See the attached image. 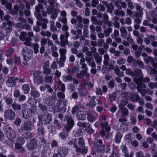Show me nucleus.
Segmentation results:
<instances>
[{
    "mask_svg": "<svg viewBox=\"0 0 157 157\" xmlns=\"http://www.w3.org/2000/svg\"><path fill=\"white\" fill-rule=\"evenodd\" d=\"M102 143L101 140H99L98 141L99 146H98V144L94 145L97 148L96 149H95L93 151V155L94 157H102L101 151H104L105 152H108L109 151V149L112 148L113 149L112 154L109 157H117L114 153L115 150H116L117 148L116 147L113 146L109 147L107 146L105 148V147L102 145Z\"/></svg>",
    "mask_w": 157,
    "mask_h": 157,
    "instance_id": "obj_1",
    "label": "nucleus"
},
{
    "mask_svg": "<svg viewBox=\"0 0 157 157\" xmlns=\"http://www.w3.org/2000/svg\"><path fill=\"white\" fill-rule=\"evenodd\" d=\"M124 97L122 103L119 105V108L121 110L122 115L126 116L128 114V109L125 108L124 106L127 104L128 98H130L132 101L135 102L138 100L140 97L137 94H131L130 93L126 94Z\"/></svg>",
    "mask_w": 157,
    "mask_h": 157,
    "instance_id": "obj_2",
    "label": "nucleus"
},
{
    "mask_svg": "<svg viewBox=\"0 0 157 157\" xmlns=\"http://www.w3.org/2000/svg\"><path fill=\"white\" fill-rule=\"evenodd\" d=\"M2 5H6V8L10 10L9 13L11 14L15 15L17 13L18 11H19V15L21 16L23 15V13L22 11V10L25 8V6L23 4H21L19 8H18L17 5H16L14 6V9L11 10L12 5L8 2L7 0H2Z\"/></svg>",
    "mask_w": 157,
    "mask_h": 157,
    "instance_id": "obj_3",
    "label": "nucleus"
},
{
    "mask_svg": "<svg viewBox=\"0 0 157 157\" xmlns=\"http://www.w3.org/2000/svg\"><path fill=\"white\" fill-rule=\"evenodd\" d=\"M143 77L140 76L138 78H134V82L137 85V90L141 93L142 96H144L146 93L145 89L146 85L142 82Z\"/></svg>",
    "mask_w": 157,
    "mask_h": 157,
    "instance_id": "obj_4",
    "label": "nucleus"
},
{
    "mask_svg": "<svg viewBox=\"0 0 157 157\" xmlns=\"http://www.w3.org/2000/svg\"><path fill=\"white\" fill-rule=\"evenodd\" d=\"M78 144L80 147H78L76 144H75L74 146L76 148V151L77 152L85 154L87 152L88 148L87 147L85 146V142L82 138H80L79 139Z\"/></svg>",
    "mask_w": 157,
    "mask_h": 157,
    "instance_id": "obj_5",
    "label": "nucleus"
},
{
    "mask_svg": "<svg viewBox=\"0 0 157 157\" xmlns=\"http://www.w3.org/2000/svg\"><path fill=\"white\" fill-rule=\"evenodd\" d=\"M4 131L8 138L12 142H15L16 138L15 132L12 130L10 126L8 125L4 128Z\"/></svg>",
    "mask_w": 157,
    "mask_h": 157,
    "instance_id": "obj_6",
    "label": "nucleus"
},
{
    "mask_svg": "<svg viewBox=\"0 0 157 157\" xmlns=\"http://www.w3.org/2000/svg\"><path fill=\"white\" fill-rule=\"evenodd\" d=\"M48 2L50 4L51 7L48 8L47 12V13L50 14L53 12V11L54 13L51 15V18L53 19H54L57 17L58 15V13L60 12V11L58 9H56L52 8L53 7L54 4L53 1L52 2H51L50 1V0H48Z\"/></svg>",
    "mask_w": 157,
    "mask_h": 157,
    "instance_id": "obj_7",
    "label": "nucleus"
},
{
    "mask_svg": "<svg viewBox=\"0 0 157 157\" xmlns=\"http://www.w3.org/2000/svg\"><path fill=\"white\" fill-rule=\"evenodd\" d=\"M40 71H33V76L34 82L35 84L38 85L44 81V78L40 75Z\"/></svg>",
    "mask_w": 157,
    "mask_h": 157,
    "instance_id": "obj_8",
    "label": "nucleus"
},
{
    "mask_svg": "<svg viewBox=\"0 0 157 157\" xmlns=\"http://www.w3.org/2000/svg\"><path fill=\"white\" fill-rule=\"evenodd\" d=\"M33 51L27 47H24L22 50V54L24 59L28 61L33 57Z\"/></svg>",
    "mask_w": 157,
    "mask_h": 157,
    "instance_id": "obj_9",
    "label": "nucleus"
},
{
    "mask_svg": "<svg viewBox=\"0 0 157 157\" xmlns=\"http://www.w3.org/2000/svg\"><path fill=\"white\" fill-rule=\"evenodd\" d=\"M79 110L78 107H74L72 111L73 114H75L76 112H77V114H76V117L79 120H84L86 118V114L85 112L82 111H78Z\"/></svg>",
    "mask_w": 157,
    "mask_h": 157,
    "instance_id": "obj_10",
    "label": "nucleus"
},
{
    "mask_svg": "<svg viewBox=\"0 0 157 157\" xmlns=\"http://www.w3.org/2000/svg\"><path fill=\"white\" fill-rule=\"evenodd\" d=\"M52 118V116L47 113L39 117V121L43 124L49 123L51 121Z\"/></svg>",
    "mask_w": 157,
    "mask_h": 157,
    "instance_id": "obj_11",
    "label": "nucleus"
},
{
    "mask_svg": "<svg viewBox=\"0 0 157 157\" xmlns=\"http://www.w3.org/2000/svg\"><path fill=\"white\" fill-rule=\"evenodd\" d=\"M26 36L27 33L26 32H22L19 36L20 39L22 41H25L24 43L25 45L29 46H31V42L32 41V39L30 38L26 37Z\"/></svg>",
    "mask_w": 157,
    "mask_h": 157,
    "instance_id": "obj_12",
    "label": "nucleus"
},
{
    "mask_svg": "<svg viewBox=\"0 0 157 157\" xmlns=\"http://www.w3.org/2000/svg\"><path fill=\"white\" fill-rule=\"evenodd\" d=\"M17 140V142L15 145V148L20 152H23L24 149L22 147V145L25 144V141L23 137H19L18 139L16 138L15 140Z\"/></svg>",
    "mask_w": 157,
    "mask_h": 157,
    "instance_id": "obj_13",
    "label": "nucleus"
},
{
    "mask_svg": "<svg viewBox=\"0 0 157 157\" xmlns=\"http://www.w3.org/2000/svg\"><path fill=\"white\" fill-rule=\"evenodd\" d=\"M15 113L12 110H7L4 113V117L6 119L9 120H13L15 118Z\"/></svg>",
    "mask_w": 157,
    "mask_h": 157,
    "instance_id": "obj_14",
    "label": "nucleus"
},
{
    "mask_svg": "<svg viewBox=\"0 0 157 157\" xmlns=\"http://www.w3.org/2000/svg\"><path fill=\"white\" fill-rule=\"evenodd\" d=\"M66 119L67 121V124L64 127L67 131L68 132L73 127L74 124V122L72 118L69 117H66Z\"/></svg>",
    "mask_w": 157,
    "mask_h": 157,
    "instance_id": "obj_15",
    "label": "nucleus"
},
{
    "mask_svg": "<svg viewBox=\"0 0 157 157\" xmlns=\"http://www.w3.org/2000/svg\"><path fill=\"white\" fill-rule=\"evenodd\" d=\"M68 37V33L66 32L65 35L62 34L60 36V41L61 45L64 47L68 44L67 39Z\"/></svg>",
    "mask_w": 157,
    "mask_h": 157,
    "instance_id": "obj_16",
    "label": "nucleus"
},
{
    "mask_svg": "<svg viewBox=\"0 0 157 157\" xmlns=\"http://www.w3.org/2000/svg\"><path fill=\"white\" fill-rule=\"evenodd\" d=\"M43 8V6L40 4H39L38 6H36V11L34 12V14L38 20L40 21L42 20V17L40 15V10H42Z\"/></svg>",
    "mask_w": 157,
    "mask_h": 157,
    "instance_id": "obj_17",
    "label": "nucleus"
},
{
    "mask_svg": "<svg viewBox=\"0 0 157 157\" xmlns=\"http://www.w3.org/2000/svg\"><path fill=\"white\" fill-rule=\"evenodd\" d=\"M21 127L22 130L29 131L31 130L33 128V126L31 122L26 121L22 124Z\"/></svg>",
    "mask_w": 157,
    "mask_h": 157,
    "instance_id": "obj_18",
    "label": "nucleus"
},
{
    "mask_svg": "<svg viewBox=\"0 0 157 157\" xmlns=\"http://www.w3.org/2000/svg\"><path fill=\"white\" fill-rule=\"evenodd\" d=\"M17 80L16 77H11L9 78L6 82V85L9 87H13L15 86L16 81Z\"/></svg>",
    "mask_w": 157,
    "mask_h": 157,
    "instance_id": "obj_19",
    "label": "nucleus"
},
{
    "mask_svg": "<svg viewBox=\"0 0 157 157\" xmlns=\"http://www.w3.org/2000/svg\"><path fill=\"white\" fill-rule=\"evenodd\" d=\"M49 62L48 61H46L44 63L42 67L44 74L48 75L51 72V71L49 68Z\"/></svg>",
    "mask_w": 157,
    "mask_h": 157,
    "instance_id": "obj_20",
    "label": "nucleus"
},
{
    "mask_svg": "<svg viewBox=\"0 0 157 157\" xmlns=\"http://www.w3.org/2000/svg\"><path fill=\"white\" fill-rule=\"evenodd\" d=\"M68 150L66 148L61 147L58 149V152L60 156L61 157H64L68 153Z\"/></svg>",
    "mask_w": 157,
    "mask_h": 157,
    "instance_id": "obj_21",
    "label": "nucleus"
},
{
    "mask_svg": "<svg viewBox=\"0 0 157 157\" xmlns=\"http://www.w3.org/2000/svg\"><path fill=\"white\" fill-rule=\"evenodd\" d=\"M126 73L133 76L137 77L142 73V71L138 69L135 70L134 72H132L130 69H128L126 71Z\"/></svg>",
    "mask_w": 157,
    "mask_h": 157,
    "instance_id": "obj_22",
    "label": "nucleus"
},
{
    "mask_svg": "<svg viewBox=\"0 0 157 157\" xmlns=\"http://www.w3.org/2000/svg\"><path fill=\"white\" fill-rule=\"evenodd\" d=\"M37 146V142L35 139H33L31 140L30 142L28 144L27 147L29 150H33Z\"/></svg>",
    "mask_w": 157,
    "mask_h": 157,
    "instance_id": "obj_23",
    "label": "nucleus"
},
{
    "mask_svg": "<svg viewBox=\"0 0 157 157\" xmlns=\"http://www.w3.org/2000/svg\"><path fill=\"white\" fill-rule=\"evenodd\" d=\"M101 126L102 128L103 129H105L106 132H109L111 129V127L108 125L107 122H102Z\"/></svg>",
    "mask_w": 157,
    "mask_h": 157,
    "instance_id": "obj_24",
    "label": "nucleus"
},
{
    "mask_svg": "<svg viewBox=\"0 0 157 157\" xmlns=\"http://www.w3.org/2000/svg\"><path fill=\"white\" fill-rule=\"evenodd\" d=\"M95 99V97H92L90 99V101L87 104L88 106L91 108L94 107L96 105V103L94 100Z\"/></svg>",
    "mask_w": 157,
    "mask_h": 157,
    "instance_id": "obj_25",
    "label": "nucleus"
},
{
    "mask_svg": "<svg viewBox=\"0 0 157 157\" xmlns=\"http://www.w3.org/2000/svg\"><path fill=\"white\" fill-rule=\"evenodd\" d=\"M31 114V110L26 108L23 112V116L25 118L28 119L29 117Z\"/></svg>",
    "mask_w": 157,
    "mask_h": 157,
    "instance_id": "obj_26",
    "label": "nucleus"
},
{
    "mask_svg": "<svg viewBox=\"0 0 157 157\" xmlns=\"http://www.w3.org/2000/svg\"><path fill=\"white\" fill-rule=\"evenodd\" d=\"M109 66V69H108L107 68L106 66H103L102 69V72L103 73H106L109 72L110 70H113L114 68L113 65L112 64H110Z\"/></svg>",
    "mask_w": 157,
    "mask_h": 157,
    "instance_id": "obj_27",
    "label": "nucleus"
},
{
    "mask_svg": "<svg viewBox=\"0 0 157 157\" xmlns=\"http://www.w3.org/2000/svg\"><path fill=\"white\" fill-rule=\"evenodd\" d=\"M48 23V21L46 19H44L42 20L41 22L39 21H37V25L39 26L42 25V27L43 29H46L47 27L46 24Z\"/></svg>",
    "mask_w": 157,
    "mask_h": 157,
    "instance_id": "obj_28",
    "label": "nucleus"
},
{
    "mask_svg": "<svg viewBox=\"0 0 157 157\" xmlns=\"http://www.w3.org/2000/svg\"><path fill=\"white\" fill-rule=\"evenodd\" d=\"M133 135L132 134L128 133L126 134L124 137L125 141L127 143H130L132 140Z\"/></svg>",
    "mask_w": 157,
    "mask_h": 157,
    "instance_id": "obj_29",
    "label": "nucleus"
},
{
    "mask_svg": "<svg viewBox=\"0 0 157 157\" xmlns=\"http://www.w3.org/2000/svg\"><path fill=\"white\" fill-rule=\"evenodd\" d=\"M37 133L39 135H43L44 133V128L43 125L39 124L38 125Z\"/></svg>",
    "mask_w": 157,
    "mask_h": 157,
    "instance_id": "obj_30",
    "label": "nucleus"
},
{
    "mask_svg": "<svg viewBox=\"0 0 157 157\" xmlns=\"http://www.w3.org/2000/svg\"><path fill=\"white\" fill-rule=\"evenodd\" d=\"M155 40V37L152 36H148L147 37H146L144 39V41L145 43L148 44L150 43V40Z\"/></svg>",
    "mask_w": 157,
    "mask_h": 157,
    "instance_id": "obj_31",
    "label": "nucleus"
},
{
    "mask_svg": "<svg viewBox=\"0 0 157 157\" xmlns=\"http://www.w3.org/2000/svg\"><path fill=\"white\" fill-rule=\"evenodd\" d=\"M115 4L119 8H120L121 7L124 8L126 6V3L124 2H122L121 0H118L116 2Z\"/></svg>",
    "mask_w": 157,
    "mask_h": 157,
    "instance_id": "obj_32",
    "label": "nucleus"
},
{
    "mask_svg": "<svg viewBox=\"0 0 157 157\" xmlns=\"http://www.w3.org/2000/svg\"><path fill=\"white\" fill-rule=\"evenodd\" d=\"M122 137L121 133L118 132L115 138V141L116 143H119L121 142V140Z\"/></svg>",
    "mask_w": 157,
    "mask_h": 157,
    "instance_id": "obj_33",
    "label": "nucleus"
},
{
    "mask_svg": "<svg viewBox=\"0 0 157 157\" xmlns=\"http://www.w3.org/2000/svg\"><path fill=\"white\" fill-rule=\"evenodd\" d=\"M59 51L60 55V58L63 60L64 59H66L65 55L67 52L66 50L64 49H60Z\"/></svg>",
    "mask_w": 157,
    "mask_h": 157,
    "instance_id": "obj_34",
    "label": "nucleus"
},
{
    "mask_svg": "<svg viewBox=\"0 0 157 157\" xmlns=\"http://www.w3.org/2000/svg\"><path fill=\"white\" fill-rule=\"evenodd\" d=\"M22 89L25 94H27L29 92V85L27 84L23 85L22 87Z\"/></svg>",
    "mask_w": 157,
    "mask_h": 157,
    "instance_id": "obj_35",
    "label": "nucleus"
},
{
    "mask_svg": "<svg viewBox=\"0 0 157 157\" xmlns=\"http://www.w3.org/2000/svg\"><path fill=\"white\" fill-rule=\"evenodd\" d=\"M68 136V133L63 131L59 134V136L63 140H66Z\"/></svg>",
    "mask_w": 157,
    "mask_h": 157,
    "instance_id": "obj_36",
    "label": "nucleus"
},
{
    "mask_svg": "<svg viewBox=\"0 0 157 157\" xmlns=\"http://www.w3.org/2000/svg\"><path fill=\"white\" fill-rule=\"evenodd\" d=\"M32 45V47L33 48L34 53L36 54L37 53L39 52L38 48H39V44H31V46Z\"/></svg>",
    "mask_w": 157,
    "mask_h": 157,
    "instance_id": "obj_37",
    "label": "nucleus"
},
{
    "mask_svg": "<svg viewBox=\"0 0 157 157\" xmlns=\"http://www.w3.org/2000/svg\"><path fill=\"white\" fill-rule=\"evenodd\" d=\"M87 71L86 70H84L82 71L79 73L77 74V76L79 77H83L85 75H86L87 76H89L90 75L89 74H87Z\"/></svg>",
    "mask_w": 157,
    "mask_h": 157,
    "instance_id": "obj_38",
    "label": "nucleus"
},
{
    "mask_svg": "<svg viewBox=\"0 0 157 157\" xmlns=\"http://www.w3.org/2000/svg\"><path fill=\"white\" fill-rule=\"evenodd\" d=\"M86 131L87 133L90 134H92L94 132V130L88 124L86 127Z\"/></svg>",
    "mask_w": 157,
    "mask_h": 157,
    "instance_id": "obj_39",
    "label": "nucleus"
},
{
    "mask_svg": "<svg viewBox=\"0 0 157 157\" xmlns=\"http://www.w3.org/2000/svg\"><path fill=\"white\" fill-rule=\"evenodd\" d=\"M63 80L64 82H67L68 81H71L72 79V77L70 75L66 76L64 75L62 76Z\"/></svg>",
    "mask_w": 157,
    "mask_h": 157,
    "instance_id": "obj_40",
    "label": "nucleus"
},
{
    "mask_svg": "<svg viewBox=\"0 0 157 157\" xmlns=\"http://www.w3.org/2000/svg\"><path fill=\"white\" fill-rule=\"evenodd\" d=\"M12 108L15 110H18L21 109V105L14 103L12 105Z\"/></svg>",
    "mask_w": 157,
    "mask_h": 157,
    "instance_id": "obj_41",
    "label": "nucleus"
},
{
    "mask_svg": "<svg viewBox=\"0 0 157 157\" xmlns=\"http://www.w3.org/2000/svg\"><path fill=\"white\" fill-rule=\"evenodd\" d=\"M120 31L121 33L122 36L124 37L126 36L127 34V31L125 28L124 27H122L120 29Z\"/></svg>",
    "mask_w": 157,
    "mask_h": 157,
    "instance_id": "obj_42",
    "label": "nucleus"
},
{
    "mask_svg": "<svg viewBox=\"0 0 157 157\" xmlns=\"http://www.w3.org/2000/svg\"><path fill=\"white\" fill-rule=\"evenodd\" d=\"M46 104L49 106H51L53 103V100L51 97H49L46 99Z\"/></svg>",
    "mask_w": 157,
    "mask_h": 157,
    "instance_id": "obj_43",
    "label": "nucleus"
},
{
    "mask_svg": "<svg viewBox=\"0 0 157 157\" xmlns=\"http://www.w3.org/2000/svg\"><path fill=\"white\" fill-rule=\"evenodd\" d=\"M134 6L136 7L137 10L140 11V15L139 16H142V8L139 6V5L137 3H135L134 4Z\"/></svg>",
    "mask_w": 157,
    "mask_h": 157,
    "instance_id": "obj_44",
    "label": "nucleus"
},
{
    "mask_svg": "<svg viewBox=\"0 0 157 157\" xmlns=\"http://www.w3.org/2000/svg\"><path fill=\"white\" fill-rule=\"evenodd\" d=\"M121 149L122 152L124 153V155H125L126 154H127L128 153V149L125 145L122 144L121 146Z\"/></svg>",
    "mask_w": 157,
    "mask_h": 157,
    "instance_id": "obj_45",
    "label": "nucleus"
},
{
    "mask_svg": "<svg viewBox=\"0 0 157 157\" xmlns=\"http://www.w3.org/2000/svg\"><path fill=\"white\" fill-rule=\"evenodd\" d=\"M86 60L88 62V63L90 66L92 67H94L95 66V62L93 61H91V59L89 58H87L86 59Z\"/></svg>",
    "mask_w": 157,
    "mask_h": 157,
    "instance_id": "obj_46",
    "label": "nucleus"
},
{
    "mask_svg": "<svg viewBox=\"0 0 157 157\" xmlns=\"http://www.w3.org/2000/svg\"><path fill=\"white\" fill-rule=\"evenodd\" d=\"M96 119L91 114H89L87 116V120L90 122H93Z\"/></svg>",
    "mask_w": 157,
    "mask_h": 157,
    "instance_id": "obj_47",
    "label": "nucleus"
},
{
    "mask_svg": "<svg viewBox=\"0 0 157 157\" xmlns=\"http://www.w3.org/2000/svg\"><path fill=\"white\" fill-rule=\"evenodd\" d=\"M104 63L105 66L107 65L109 63V56L106 54H105L104 55Z\"/></svg>",
    "mask_w": 157,
    "mask_h": 157,
    "instance_id": "obj_48",
    "label": "nucleus"
},
{
    "mask_svg": "<svg viewBox=\"0 0 157 157\" xmlns=\"http://www.w3.org/2000/svg\"><path fill=\"white\" fill-rule=\"evenodd\" d=\"M14 63L16 64H19L21 62L20 58L19 57H15L13 59Z\"/></svg>",
    "mask_w": 157,
    "mask_h": 157,
    "instance_id": "obj_49",
    "label": "nucleus"
},
{
    "mask_svg": "<svg viewBox=\"0 0 157 157\" xmlns=\"http://www.w3.org/2000/svg\"><path fill=\"white\" fill-rule=\"evenodd\" d=\"M4 99L5 100L6 104L8 105L11 104L13 101V100L11 98L7 96L4 97Z\"/></svg>",
    "mask_w": 157,
    "mask_h": 157,
    "instance_id": "obj_50",
    "label": "nucleus"
},
{
    "mask_svg": "<svg viewBox=\"0 0 157 157\" xmlns=\"http://www.w3.org/2000/svg\"><path fill=\"white\" fill-rule=\"evenodd\" d=\"M94 57L96 61L98 63H101L102 59L101 57L99 56L98 54H95L94 55Z\"/></svg>",
    "mask_w": 157,
    "mask_h": 157,
    "instance_id": "obj_51",
    "label": "nucleus"
},
{
    "mask_svg": "<svg viewBox=\"0 0 157 157\" xmlns=\"http://www.w3.org/2000/svg\"><path fill=\"white\" fill-rule=\"evenodd\" d=\"M114 71L115 73L117 75L120 76H122L123 75L122 72H120L119 69L118 67H116L114 69Z\"/></svg>",
    "mask_w": 157,
    "mask_h": 157,
    "instance_id": "obj_52",
    "label": "nucleus"
},
{
    "mask_svg": "<svg viewBox=\"0 0 157 157\" xmlns=\"http://www.w3.org/2000/svg\"><path fill=\"white\" fill-rule=\"evenodd\" d=\"M55 22L54 21H51L50 22V29L53 31H55L57 30V29L55 26Z\"/></svg>",
    "mask_w": 157,
    "mask_h": 157,
    "instance_id": "obj_53",
    "label": "nucleus"
},
{
    "mask_svg": "<svg viewBox=\"0 0 157 157\" xmlns=\"http://www.w3.org/2000/svg\"><path fill=\"white\" fill-rule=\"evenodd\" d=\"M67 71L70 74H72L78 71V68L75 67L73 68L72 69H68Z\"/></svg>",
    "mask_w": 157,
    "mask_h": 157,
    "instance_id": "obj_54",
    "label": "nucleus"
},
{
    "mask_svg": "<svg viewBox=\"0 0 157 157\" xmlns=\"http://www.w3.org/2000/svg\"><path fill=\"white\" fill-rule=\"evenodd\" d=\"M31 94L32 96L35 97H38L40 96L39 93L36 90L32 91L31 92Z\"/></svg>",
    "mask_w": 157,
    "mask_h": 157,
    "instance_id": "obj_55",
    "label": "nucleus"
},
{
    "mask_svg": "<svg viewBox=\"0 0 157 157\" xmlns=\"http://www.w3.org/2000/svg\"><path fill=\"white\" fill-rule=\"evenodd\" d=\"M154 59L151 57H148L147 58H144V60L146 63H148L149 62H153Z\"/></svg>",
    "mask_w": 157,
    "mask_h": 157,
    "instance_id": "obj_56",
    "label": "nucleus"
},
{
    "mask_svg": "<svg viewBox=\"0 0 157 157\" xmlns=\"http://www.w3.org/2000/svg\"><path fill=\"white\" fill-rule=\"evenodd\" d=\"M112 32V29L110 28H108L107 30H105L104 33L106 36H108Z\"/></svg>",
    "mask_w": 157,
    "mask_h": 157,
    "instance_id": "obj_57",
    "label": "nucleus"
},
{
    "mask_svg": "<svg viewBox=\"0 0 157 157\" xmlns=\"http://www.w3.org/2000/svg\"><path fill=\"white\" fill-rule=\"evenodd\" d=\"M83 132L82 130L81 129H79L78 130L77 132H76L75 133V136H80L83 135Z\"/></svg>",
    "mask_w": 157,
    "mask_h": 157,
    "instance_id": "obj_58",
    "label": "nucleus"
},
{
    "mask_svg": "<svg viewBox=\"0 0 157 157\" xmlns=\"http://www.w3.org/2000/svg\"><path fill=\"white\" fill-rule=\"evenodd\" d=\"M115 14L116 15H120L121 16H124V13L122 11L116 10L115 11Z\"/></svg>",
    "mask_w": 157,
    "mask_h": 157,
    "instance_id": "obj_59",
    "label": "nucleus"
},
{
    "mask_svg": "<svg viewBox=\"0 0 157 157\" xmlns=\"http://www.w3.org/2000/svg\"><path fill=\"white\" fill-rule=\"evenodd\" d=\"M66 59H64V60L62 59L61 58H60V60L59 62V65L60 67H63L64 66V63Z\"/></svg>",
    "mask_w": 157,
    "mask_h": 157,
    "instance_id": "obj_60",
    "label": "nucleus"
},
{
    "mask_svg": "<svg viewBox=\"0 0 157 157\" xmlns=\"http://www.w3.org/2000/svg\"><path fill=\"white\" fill-rule=\"evenodd\" d=\"M45 81L46 82L51 83L52 82V77L48 76L45 78Z\"/></svg>",
    "mask_w": 157,
    "mask_h": 157,
    "instance_id": "obj_61",
    "label": "nucleus"
},
{
    "mask_svg": "<svg viewBox=\"0 0 157 157\" xmlns=\"http://www.w3.org/2000/svg\"><path fill=\"white\" fill-rule=\"evenodd\" d=\"M57 67V64L56 62L53 61L51 66V69L55 70Z\"/></svg>",
    "mask_w": 157,
    "mask_h": 157,
    "instance_id": "obj_62",
    "label": "nucleus"
},
{
    "mask_svg": "<svg viewBox=\"0 0 157 157\" xmlns=\"http://www.w3.org/2000/svg\"><path fill=\"white\" fill-rule=\"evenodd\" d=\"M88 124L87 123L78 122L77 123V125L78 126L84 128L86 127Z\"/></svg>",
    "mask_w": 157,
    "mask_h": 157,
    "instance_id": "obj_63",
    "label": "nucleus"
},
{
    "mask_svg": "<svg viewBox=\"0 0 157 157\" xmlns=\"http://www.w3.org/2000/svg\"><path fill=\"white\" fill-rule=\"evenodd\" d=\"M107 8L108 11L110 13H111L112 11L114 9L113 6L111 3L109 5Z\"/></svg>",
    "mask_w": 157,
    "mask_h": 157,
    "instance_id": "obj_64",
    "label": "nucleus"
}]
</instances>
